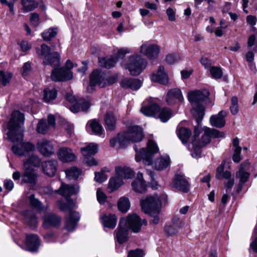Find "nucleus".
I'll list each match as a JSON object with an SVG mask.
<instances>
[{
	"label": "nucleus",
	"mask_w": 257,
	"mask_h": 257,
	"mask_svg": "<svg viewBox=\"0 0 257 257\" xmlns=\"http://www.w3.org/2000/svg\"><path fill=\"white\" fill-rule=\"evenodd\" d=\"M24 115L19 111H14L12 114L5 130L8 139L15 144L12 147L13 152L19 156L27 157L23 161V182L32 183V144L24 142Z\"/></svg>",
	"instance_id": "nucleus-1"
},
{
	"label": "nucleus",
	"mask_w": 257,
	"mask_h": 257,
	"mask_svg": "<svg viewBox=\"0 0 257 257\" xmlns=\"http://www.w3.org/2000/svg\"><path fill=\"white\" fill-rule=\"evenodd\" d=\"M143 224L147 225V220L143 219L141 221V218L136 214L128 215L126 220L121 218L118 227L115 231V238L119 244L125 242L128 239L127 227H130L134 232L137 233L140 231Z\"/></svg>",
	"instance_id": "nucleus-2"
},
{
	"label": "nucleus",
	"mask_w": 257,
	"mask_h": 257,
	"mask_svg": "<svg viewBox=\"0 0 257 257\" xmlns=\"http://www.w3.org/2000/svg\"><path fill=\"white\" fill-rule=\"evenodd\" d=\"M209 95V92L206 89L197 90L188 92V100L193 106L192 113L198 126L201 125V122L205 113V107L202 103L208 98Z\"/></svg>",
	"instance_id": "nucleus-3"
},
{
	"label": "nucleus",
	"mask_w": 257,
	"mask_h": 257,
	"mask_svg": "<svg viewBox=\"0 0 257 257\" xmlns=\"http://www.w3.org/2000/svg\"><path fill=\"white\" fill-rule=\"evenodd\" d=\"M144 137V134L142 127L138 126H133L121 134H119L115 138L110 141V145L114 147L117 143L119 144L121 148L125 147L130 141L132 142H139Z\"/></svg>",
	"instance_id": "nucleus-4"
},
{
	"label": "nucleus",
	"mask_w": 257,
	"mask_h": 257,
	"mask_svg": "<svg viewBox=\"0 0 257 257\" xmlns=\"http://www.w3.org/2000/svg\"><path fill=\"white\" fill-rule=\"evenodd\" d=\"M134 150L136 153L135 159L139 162L141 160L146 165H151L153 164L154 155L159 152V148L155 142L149 140L147 143V148L138 149L137 146H134Z\"/></svg>",
	"instance_id": "nucleus-5"
},
{
	"label": "nucleus",
	"mask_w": 257,
	"mask_h": 257,
	"mask_svg": "<svg viewBox=\"0 0 257 257\" xmlns=\"http://www.w3.org/2000/svg\"><path fill=\"white\" fill-rule=\"evenodd\" d=\"M117 79V76L116 75L111 76L107 79H105L103 73L98 70H95L91 73L90 76L89 85L87 86V89L88 91H92L96 85L100 87L112 85L116 82Z\"/></svg>",
	"instance_id": "nucleus-6"
},
{
	"label": "nucleus",
	"mask_w": 257,
	"mask_h": 257,
	"mask_svg": "<svg viewBox=\"0 0 257 257\" xmlns=\"http://www.w3.org/2000/svg\"><path fill=\"white\" fill-rule=\"evenodd\" d=\"M166 196H163L159 197L157 195L147 196L146 198L142 199L140 204L143 211L145 213H160L162 206V200L166 201Z\"/></svg>",
	"instance_id": "nucleus-7"
},
{
	"label": "nucleus",
	"mask_w": 257,
	"mask_h": 257,
	"mask_svg": "<svg viewBox=\"0 0 257 257\" xmlns=\"http://www.w3.org/2000/svg\"><path fill=\"white\" fill-rule=\"evenodd\" d=\"M147 65L145 60L139 55H134L129 58L128 62L125 65L132 75H138Z\"/></svg>",
	"instance_id": "nucleus-8"
},
{
	"label": "nucleus",
	"mask_w": 257,
	"mask_h": 257,
	"mask_svg": "<svg viewBox=\"0 0 257 257\" xmlns=\"http://www.w3.org/2000/svg\"><path fill=\"white\" fill-rule=\"evenodd\" d=\"M73 74L71 70L60 67L53 69L51 78L54 81H65L72 79Z\"/></svg>",
	"instance_id": "nucleus-9"
},
{
	"label": "nucleus",
	"mask_w": 257,
	"mask_h": 257,
	"mask_svg": "<svg viewBox=\"0 0 257 257\" xmlns=\"http://www.w3.org/2000/svg\"><path fill=\"white\" fill-rule=\"evenodd\" d=\"M55 118L53 115L49 114L48 116V120L42 119L37 124L36 131L38 133L45 135L51 127H55Z\"/></svg>",
	"instance_id": "nucleus-10"
},
{
	"label": "nucleus",
	"mask_w": 257,
	"mask_h": 257,
	"mask_svg": "<svg viewBox=\"0 0 257 257\" xmlns=\"http://www.w3.org/2000/svg\"><path fill=\"white\" fill-rule=\"evenodd\" d=\"M36 147L39 152L46 157H49L55 153L53 145L50 141L46 139L39 140Z\"/></svg>",
	"instance_id": "nucleus-11"
},
{
	"label": "nucleus",
	"mask_w": 257,
	"mask_h": 257,
	"mask_svg": "<svg viewBox=\"0 0 257 257\" xmlns=\"http://www.w3.org/2000/svg\"><path fill=\"white\" fill-rule=\"evenodd\" d=\"M160 51L159 46L155 44L147 45L146 44H143L140 48V52L150 59L157 58Z\"/></svg>",
	"instance_id": "nucleus-12"
},
{
	"label": "nucleus",
	"mask_w": 257,
	"mask_h": 257,
	"mask_svg": "<svg viewBox=\"0 0 257 257\" xmlns=\"http://www.w3.org/2000/svg\"><path fill=\"white\" fill-rule=\"evenodd\" d=\"M166 100L167 102L171 105L183 102L184 98L180 89L173 88L168 91Z\"/></svg>",
	"instance_id": "nucleus-13"
},
{
	"label": "nucleus",
	"mask_w": 257,
	"mask_h": 257,
	"mask_svg": "<svg viewBox=\"0 0 257 257\" xmlns=\"http://www.w3.org/2000/svg\"><path fill=\"white\" fill-rule=\"evenodd\" d=\"M57 166V162L55 160H49L42 163L43 172L48 177H53L56 174Z\"/></svg>",
	"instance_id": "nucleus-14"
},
{
	"label": "nucleus",
	"mask_w": 257,
	"mask_h": 257,
	"mask_svg": "<svg viewBox=\"0 0 257 257\" xmlns=\"http://www.w3.org/2000/svg\"><path fill=\"white\" fill-rule=\"evenodd\" d=\"M173 184L174 187L184 193H187L189 190V184L183 175H176L173 180Z\"/></svg>",
	"instance_id": "nucleus-15"
},
{
	"label": "nucleus",
	"mask_w": 257,
	"mask_h": 257,
	"mask_svg": "<svg viewBox=\"0 0 257 257\" xmlns=\"http://www.w3.org/2000/svg\"><path fill=\"white\" fill-rule=\"evenodd\" d=\"M61 223V218L54 213H47L43 217L44 227H58Z\"/></svg>",
	"instance_id": "nucleus-16"
},
{
	"label": "nucleus",
	"mask_w": 257,
	"mask_h": 257,
	"mask_svg": "<svg viewBox=\"0 0 257 257\" xmlns=\"http://www.w3.org/2000/svg\"><path fill=\"white\" fill-rule=\"evenodd\" d=\"M79 191L78 185H68L61 183V187L58 190H55L56 193H58L63 196H70L77 193Z\"/></svg>",
	"instance_id": "nucleus-17"
},
{
	"label": "nucleus",
	"mask_w": 257,
	"mask_h": 257,
	"mask_svg": "<svg viewBox=\"0 0 257 257\" xmlns=\"http://www.w3.org/2000/svg\"><path fill=\"white\" fill-rule=\"evenodd\" d=\"M159 105L152 101H149L147 104L144 103L140 110L141 112L147 116H154L159 112Z\"/></svg>",
	"instance_id": "nucleus-18"
},
{
	"label": "nucleus",
	"mask_w": 257,
	"mask_h": 257,
	"mask_svg": "<svg viewBox=\"0 0 257 257\" xmlns=\"http://www.w3.org/2000/svg\"><path fill=\"white\" fill-rule=\"evenodd\" d=\"M58 158L64 163L72 162L76 159V156L72 150L65 147L61 148L59 150Z\"/></svg>",
	"instance_id": "nucleus-19"
},
{
	"label": "nucleus",
	"mask_w": 257,
	"mask_h": 257,
	"mask_svg": "<svg viewBox=\"0 0 257 257\" xmlns=\"http://www.w3.org/2000/svg\"><path fill=\"white\" fill-rule=\"evenodd\" d=\"M226 112L224 111H220L217 114L212 115L210 118V122L211 125L217 128H221L225 125V117Z\"/></svg>",
	"instance_id": "nucleus-20"
},
{
	"label": "nucleus",
	"mask_w": 257,
	"mask_h": 257,
	"mask_svg": "<svg viewBox=\"0 0 257 257\" xmlns=\"http://www.w3.org/2000/svg\"><path fill=\"white\" fill-rule=\"evenodd\" d=\"M80 216L78 212L71 211L69 217L65 221V227L68 231H72L76 226L77 223L79 221Z\"/></svg>",
	"instance_id": "nucleus-21"
},
{
	"label": "nucleus",
	"mask_w": 257,
	"mask_h": 257,
	"mask_svg": "<svg viewBox=\"0 0 257 257\" xmlns=\"http://www.w3.org/2000/svg\"><path fill=\"white\" fill-rule=\"evenodd\" d=\"M43 63L45 65H50L54 68L61 65L60 55L58 52H52L49 56L44 58Z\"/></svg>",
	"instance_id": "nucleus-22"
},
{
	"label": "nucleus",
	"mask_w": 257,
	"mask_h": 257,
	"mask_svg": "<svg viewBox=\"0 0 257 257\" xmlns=\"http://www.w3.org/2000/svg\"><path fill=\"white\" fill-rule=\"evenodd\" d=\"M141 85V81L135 78H125L120 82V86L123 88H130L133 90L139 89Z\"/></svg>",
	"instance_id": "nucleus-23"
},
{
	"label": "nucleus",
	"mask_w": 257,
	"mask_h": 257,
	"mask_svg": "<svg viewBox=\"0 0 257 257\" xmlns=\"http://www.w3.org/2000/svg\"><path fill=\"white\" fill-rule=\"evenodd\" d=\"M249 166L248 162L245 161L241 163L238 171L236 173V177L240 179V182L241 183L246 182L249 178L250 174L246 171L248 169Z\"/></svg>",
	"instance_id": "nucleus-24"
},
{
	"label": "nucleus",
	"mask_w": 257,
	"mask_h": 257,
	"mask_svg": "<svg viewBox=\"0 0 257 257\" xmlns=\"http://www.w3.org/2000/svg\"><path fill=\"white\" fill-rule=\"evenodd\" d=\"M132 187L135 191L138 193H144L147 189L146 182L143 179V174L138 172L137 178L132 182Z\"/></svg>",
	"instance_id": "nucleus-25"
},
{
	"label": "nucleus",
	"mask_w": 257,
	"mask_h": 257,
	"mask_svg": "<svg viewBox=\"0 0 257 257\" xmlns=\"http://www.w3.org/2000/svg\"><path fill=\"white\" fill-rule=\"evenodd\" d=\"M151 79L154 82H157L164 85L167 84L169 81L168 75L165 72L164 67L163 66L159 67L156 73L152 74Z\"/></svg>",
	"instance_id": "nucleus-26"
},
{
	"label": "nucleus",
	"mask_w": 257,
	"mask_h": 257,
	"mask_svg": "<svg viewBox=\"0 0 257 257\" xmlns=\"http://www.w3.org/2000/svg\"><path fill=\"white\" fill-rule=\"evenodd\" d=\"M170 164V159L168 156H161L158 158L154 164V168L157 170H163L166 169Z\"/></svg>",
	"instance_id": "nucleus-27"
},
{
	"label": "nucleus",
	"mask_w": 257,
	"mask_h": 257,
	"mask_svg": "<svg viewBox=\"0 0 257 257\" xmlns=\"http://www.w3.org/2000/svg\"><path fill=\"white\" fill-rule=\"evenodd\" d=\"M115 172L117 176L119 177L122 180L123 179H131L135 175L132 169L127 167H116Z\"/></svg>",
	"instance_id": "nucleus-28"
},
{
	"label": "nucleus",
	"mask_w": 257,
	"mask_h": 257,
	"mask_svg": "<svg viewBox=\"0 0 257 257\" xmlns=\"http://www.w3.org/2000/svg\"><path fill=\"white\" fill-rule=\"evenodd\" d=\"M101 219L104 227L110 228L115 227L117 218L114 214L104 215L101 217Z\"/></svg>",
	"instance_id": "nucleus-29"
},
{
	"label": "nucleus",
	"mask_w": 257,
	"mask_h": 257,
	"mask_svg": "<svg viewBox=\"0 0 257 257\" xmlns=\"http://www.w3.org/2000/svg\"><path fill=\"white\" fill-rule=\"evenodd\" d=\"M104 122L106 130L112 131L115 128L116 117L111 112H107L105 115Z\"/></svg>",
	"instance_id": "nucleus-30"
},
{
	"label": "nucleus",
	"mask_w": 257,
	"mask_h": 257,
	"mask_svg": "<svg viewBox=\"0 0 257 257\" xmlns=\"http://www.w3.org/2000/svg\"><path fill=\"white\" fill-rule=\"evenodd\" d=\"M201 125L198 126V125L195 126L194 128V135L193 137V141H192V145L193 148V151L191 153V156L194 158H198L200 157L201 155V151H200V148L197 147V144L196 142V138L197 137L199 134L200 133V127Z\"/></svg>",
	"instance_id": "nucleus-31"
},
{
	"label": "nucleus",
	"mask_w": 257,
	"mask_h": 257,
	"mask_svg": "<svg viewBox=\"0 0 257 257\" xmlns=\"http://www.w3.org/2000/svg\"><path fill=\"white\" fill-rule=\"evenodd\" d=\"M87 127H89L91 132L96 135H101L103 131L102 125L96 119L89 121L87 124Z\"/></svg>",
	"instance_id": "nucleus-32"
},
{
	"label": "nucleus",
	"mask_w": 257,
	"mask_h": 257,
	"mask_svg": "<svg viewBox=\"0 0 257 257\" xmlns=\"http://www.w3.org/2000/svg\"><path fill=\"white\" fill-rule=\"evenodd\" d=\"M97 145L93 143H90L85 147L81 149V152L84 157L94 155L97 152Z\"/></svg>",
	"instance_id": "nucleus-33"
},
{
	"label": "nucleus",
	"mask_w": 257,
	"mask_h": 257,
	"mask_svg": "<svg viewBox=\"0 0 257 257\" xmlns=\"http://www.w3.org/2000/svg\"><path fill=\"white\" fill-rule=\"evenodd\" d=\"M57 95V91L54 88H47L44 90L43 100L46 102L54 100Z\"/></svg>",
	"instance_id": "nucleus-34"
},
{
	"label": "nucleus",
	"mask_w": 257,
	"mask_h": 257,
	"mask_svg": "<svg viewBox=\"0 0 257 257\" xmlns=\"http://www.w3.org/2000/svg\"><path fill=\"white\" fill-rule=\"evenodd\" d=\"M123 181L119 177L115 176L111 178L109 180L108 188L111 191L117 190L123 184Z\"/></svg>",
	"instance_id": "nucleus-35"
},
{
	"label": "nucleus",
	"mask_w": 257,
	"mask_h": 257,
	"mask_svg": "<svg viewBox=\"0 0 257 257\" xmlns=\"http://www.w3.org/2000/svg\"><path fill=\"white\" fill-rule=\"evenodd\" d=\"M98 60L99 65L101 67L106 68H110L114 66L116 62L112 57L109 58H100Z\"/></svg>",
	"instance_id": "nucleus-36"
},
{
	"label": "nucleus",
	"mask_w": 257,
	"mask_h": 257,
	"mask_svg": "<svg viewBox=\"0 0 257 257\" xmlns=\"http://www.w3.org/2000/svg\"><path fill=\"white\" fill-rule=\"evenodd\" d=\"M191 135V131L185 127H181L178 132V136L182 141V143L185 144L188 142Z\"/></svg>",
	"instance_id": "nucleus-37"
},
{
	"label": "nucleus",
	"mask_w": 257,
	"mask_h": 257,
	"mask_svg": "<svg viewBox=\"0 0 257 257\" xmlns=\"http://www.w3.org/2000/svg\"><path fill=\"white\" fill-rule=\"evenodd\" d=\"M81 173V170L75 167H72L65 171L66 177L69 180L77 179Z\"/></svg>",
	"instance_id": "nucleus-38"
},
{
	"label": "nucleus",
	"mask_w": 257,
	"mask_h": 257,
	"mask_svg": "<svg viewBox=\"0 0 257 257\" xmlns=\"http://www.w3.org/2000/svg\"><path fill=\"white\" fill-rule=\"evenodd\" d=\"M74 207V203L72 200L67 199L65 201H60L59 204V207L63 211H69V215L71 211H74L72 209Z\"/></svg>",
	"instance_id": "nucleus-39"
},
{
	"label": "nucleus",
	"mask_w": 257,
	"mask_h": 257,
	"mask_svg": "<svg viewBox=\"0 0 257 257\" xmlns=\"http://www.w3.org/2000/svg\"><path fill=\"white\" fill-rule=\"evenodd\" d=\"M118 209L123 213L127 211L130 207V203L128 198L125 197H121L117 204Z\"/></svg>",
	"instance_id": "nucleus-40"
},
{
	"label": "nucleus",
	"mask_w": 257,
	"mask_h": 257,
	"mask_svg": "<svg viewBox=\"0 0 257 257\" xmlns=\"http://www.w3.org/2000/svg\"><path fill=\"white\" fill-rule=\"evenodd\" d=\"M204 133L202 135L201 140L198 142H196L197 147H203L210 143L211 140V137L209 135V132L207 129V127L204 128Z\"/></svg>",
	"instance_id": "nucleus-41"
},
{
	"label": "nucleus",
	"mask_w": 257,
	"mask_h": 257,
	"mask_svg": "<svg viewBox=\"0 0 257 257\" xmlns=\"http://www.w3.org/2000/svg\"><path fill=\"white\" fill-rule=\"evenodd\" d=\"M159 117L163 122H167L172 116V112L169 108L165 107L159 110Z\"/></svg>",
	"instance_id": "nucleus-42"
},
{
	"label": "nucleus",
	"mask_w": 257,
	"mask_h": 257,
	"mask_svg": "<svg viewBox=\"0 0 257 257\" xmlns=\"http://www.w3.org/2000/svg\"><path fill=\"white\" fill-rule=\"evenodd\" d=\"M57 34V29L56 28H51L45 31L42 36L45 41H50Z\"/></svg>",
	"instance_id": "nucleus-43"
},
{
	"label": "nucleus",
	"mask_w": 257,
	"mask_h": 257,
	"mask_svg": "<svg viewBox=\"0 0 257 257\" xmlns=\"http://www.w3.org/2000/svg\"><path fill=\"white\" fill-rule=\"evenodd\" d=\"M13 74L9 71H0V81L2 85L6 86L10 83Z\"/></svg>",
	"instance_id": "nucleus-44"
},
{
	"label": "nucleus",
	"mask_w": 257,
	"mask_h": 257,
	"mask_svg": "<svg viewBox=\"0 0 257 257\" xmlns=\"http://www.w3.org/2000/svg\"><path fill=\"white\" fill-rule=\"evenodd\" d=\"M209 71L211 77L214 79H220L223 76L222 70L220 67L213 66L209 69Z\"/></svg>",
	"instance_id": "nucleus-45"
},
{
	"label": "nucleus",
	"mask_w": 257,
	"mask_h": 257,
	"mask_svg": "<svg viewBox=\"0 0 257 257\" xmlns=\"http://www.w3.org/2000/svg\"><path fill=\"white\" fill-rule=\"evenodd\" d=\"M38 55L44 56L46 58L51 54V48L46 44H42L40 48H36Z\"/></svg>",
	"instance_id": "nucleus-46"
},
{
	"label": "nucleus",
	"mask_w": 257,
	"mask_h": 257,
	"mask_svg": "<svg viewBox=\"0 0 257 257\" xmlns=\"http://www.w3.org/2000/svg\"><path fill=\"white\" fill-rule=\"evenodd\" d=\"M31 73V65L30 62H26L23 67L22 74L25 79L29 80Z\"/></svg>",
	"instance_id": "nucleus-47"
},
{
	"label": "nucleus",
	"mask_w": 257,
	"mask_h": 257,
	"mask_svg": "<svg viewBox=\"0 0 257 257\" xmlns=\"http://www.w3.org/2000/svg\"><path fill=\"white\" fill-rule=\"evenodd\" d=\"M22 247L27 251H32V235H26L25 241Z\"/></svg>",
	"instance_id": "nucleus-48"
},
{
	"label": "nucleus",
	"mask_w": 257,
	"mask_h": 257,
	"mask_svg": "<svg viewBox=\"0 0 257 257\" xmlns=\"http://www.w3.org/2000/svg\"><path fill=\"white\" fill-rule=\"evenodd\" d=\"M231 105L230 106V110L233 115L237 113L238 111V99L236 97L233 96L231 99Z\"/></svg>",
	"instance_id": "nucleus-49"
},
{
	"label": "nucleus",
	"mask_w": 257,
	"mask_h": 257,
	"mask_svg": "<svg viewBox=\"0 0 257 257\" xmlns=\"http://www.w3.org/2000/svg\"><path fill=\"white\" fill-rule=\"evenodd\" d=\"M165 232L168 236L175 235L178 231L177 225H166L164 229Z\"/></svg>",
	"instance_id": "nucleus-50"
},
{
	"label": "nucleus",
	"mask_w": 257,
	"mask_h": 257,
	"mask_svg": "<svg viewBox=\"0 0 257 257\" xmlns=\"http://www.w3.org/2000/svg\"><path fill=\"white\" fill-rule=\"evenodd\" d=\"M207 129L208 132H209V135L210 137L214 138H223L224 136V134L220 132L214 128H211L207 127Z\"/></svg>",
	"instance_id": "nucleus-51"
},
{
	"label": "nucleus",
	"mask_w": 257,
	"mask_h": 257,
	"mask_svg": "<svg viewBox=\"0 0 257 257\" xmlns=\"http://www.w3.org/2000/svg\"><path fill=\"white\" fill-rule=\"evenodd\" d=\"M179 59V56L177 54H169L166 56V61L169 64H173L177 62Z\"/></svg>",
	"instance_id": "nucleus-52"
},
{
	"label": "nucleus",
	"mask_w": 257,
	"mask_h": 257,
	"mask_svg": "<svg viewBox=\"0 0 257 257\" xmlns=\"http://www.w3.org/2000/svg\"><path fill=\"white\" fill-rule=\"evenodd\" d=\"M94 179L96 181L99 183H101L106 180L107 176L103 171L100 172H95Z\"/></svg>",
	"instance_id": "nucleus-53"
},
{
	"label": "nucleus",
	"mask_w": 257,
	"mask_h": 257,
	"mask_svg": "<svg viewBox=\"0 0 257 257\" xmlns=\"http://www.w3.org/2000/svg\"><path fill=\"white\" fill-rule=\"evenodd\" d=\"M144 255V253L142 250L137 249L130 251L127 257H143Z\"/></svg>",
	"instance_id": "nucleus-54"
},
{
	"label": "nucleus",
	"mask_w": 257,
	"mask_h": 257,
	"mask_svg": "<svg viewBox=\"0 0 257 257\" xmlns=\"http://www.w3.org/2000/svg\"><path fill=\"white\" fill-rule=\"evenodd\" d=\"M41 245V241L37 235L33 234V252H37Z\"/></svg>",
	"instance_id": "nucleus-55"
},
{
	"label": "nucleus",
	"mask_w": 257,
	"mask_h": 257,
	"mask_svg": "<svg viewBox=\"0 0 257 257\" xmlns=\"http://www.w3.org/2000/svg\"><path fill=\"white\" fill-rule=\"evenodd\" d=\"M18 44L20 46L23 52H26L30 50L31 45L29 44L28 42L26 41L22 40L21 41H18Z\"/></svg>",
	"instance_id": "nucleus-56"
},
{
	"label": "nucleus",
	"mask_w": 257,
	"mask_h": 257,
	"mask_svg": "<svg viewBox=\"0 0 257 257\" xmlns=\"http://www.w3.org/2000/svg\"><path fill=\"white\" fill-rule=\"evenodd\" d=\"M160 213H149L148 214L150 215L151 217L153 218L150 221V223L152 225H156L159 223L160 221V217L159 216V214Z\"/></svg>",
	"instance_id": "nucleus-57"
},
{
	"label": "nucleus",
	"mask_w": 257,
	"mask_h": 257,
	"mask_svg": "<svg viewBox=\"0 0 257 257\" xmlns=\"http://www.w3.org/2000/svg\"><path fill=\"white\" fill-rule=\"evenodd\" d=\"M97 199L100 203H104L106 200V196L100 189H98L96 192Z\"/></svg>",
	"instance_id": "nucleus-58"
},
{
	"label": "nucleus",
	"mask_w": 257,
	"mask_h": 257,
	"mask_svg": "<svg viewBox=\"0 0 257 257\" xmlns=\"http://www.w3.org/2000/svg\"><path fill=\"white\" fill-rule=\"evenodd\" d=\"M241 150V148H237L236 149V150H234V153L232 156V159L234 162L238 163L241 160L240 156Z\"/></svg>",
	"instance_id": "nucleus-59"
},
{
	"label": "nucleus",
	"mask_w": 257,
	"mask_h": 257,
	"mask_svg": "<svg viewBox=\"0 0 257 257\" xmlns=\"http://www.w3.org/2000/svg\"><path fill=\"white\" fill-rule=\"evenodd\" d=\"M84 162L89 166H96L97 165V162L91 156L84 157Z\"/></svg>",
	"instance_id": "nucleus-60"
},
{
	"label": "nucleus",
	"mask_w": 257,
	"mask_h": 257,
	"mask_svg": "<svg viewBox=\"0 0 257 257\" xmlns=\"http://www.w3.org/2000/svg\"><path fill=\"white\" fill-rule=\"evenodd\" d=\"M200 62L203 65L206 69H209L212 66L210 60L206 57H202L200 59Z\"/></svg>",
	"instance_id": "nucleus-61"
},
{
	"label": "nucleus",
	"mask_w": 257,
	"mask_h": 257,
	"mask_svg": "<svg viewBox=\"0 0 257 257\" xmlns=\"http://www.w3.org/2000/svg\"><path fill=\"white\" fill-rule=\"evenodd\" d=\"M166 14L170 21H175L176 20L175 12L172 8H169L167 9L166 10Z\"/></svg>",
	"instance_id": "nucleus-62"
},
{
	"label": "nucleus",
	"mask_w": 257,
	"mask_h": 257,
	"mask_svg": "<svg viewBox=\"0 0 257 257\" xmlns=\"http://www.w3.org/2000/svg\"><path fill=\"white\" fill-rule=\"evenodd\" d=\"M224 165L222 163L216 169V178L217 179H222V174L224 172Z\"/></svg>",
	"instance_id": "nucleus-63"
},
{
	"label": "nucleus",
	"mask_w": 257,
	"mask_h": 257,
	"mask_svg": "<svg viewBox=\"0 0 257 257\" xmlns=\"http://www.w3.org/2000/svg\"><path fill=\"white\" fill-rule=\"evenodd\" d=\"M246 20L247 24H249L251 26L255 25L257 22L256 17L252 15H248L246 17Z\"/></svg>",
	"instance_id": "nucleus-64"
}]
</instances>
